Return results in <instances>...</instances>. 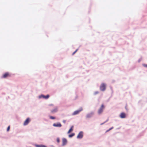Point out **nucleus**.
<instances>
[{"label": "nucleus", "mask_w": 147, "mask_h": 147, "mask_svg": "<svg viewBox=\"0 0 147 147\" xmlns=\"http://www.w3.org/2000/svg\"><path fill=\"white\" fill-rule=\"evenodd\" d=\"M63 123H65L66 122V121L65 120H63Z\"/></svg>", "instance_id": "obj_22"}, {"label": "nucleus", "mask_w": 147, "mask_h": 147, "mask_svg": "<svg viewBox=\"0 0 147 147\" xmlns=\"http://www.w3.org/2000/svg\"><path fill=\"white\" fill-rule=\"evenodd\" d=\"M35 146L36 147H47L46 146L44 145H36Z\"/></svg>", "instance_id": "obj_11"}, {"label": "nucleus", "mask_w": 147, "mask_h": 147, "mask_svg": "<svg viewBox=\"0 0 147 147\" xmlns=\"http://www.w3.org/2000/svg\"><path fill=\"white\" fill-rule=\"evenodd\" d=\"M9 76H10V75L9 74L8 72H7L5 73L3 75V78H5Z\"/></svg>", "instance_id": "obj_8"}, {"label": "nucleus", "mask_w": 147, "mask_h": 147, "mask_svg": "<svg viewBox=\"0 0 147 147\" xmlns=\"http://www.w3.org/2000/svg\"><path fill=\"white\" fill-rule=\"evenodd\" d=\"M98 92L96 91V92H95L94 93V95H96V94H98Z\"/></svg>", "instance_id": "obj_19"}, {"label": "nucleus", "mask_w": 147, "mask_h": 147, "mask_svg": "<svg viewBox=\"0 0 147 147\" xmlns=\"http://www.w3.org/2000/svg\"><path fill=\"white\" fill-rule=\"evenodd\" d=\"M74 135H75V134L74 133H73L69 135V137L71 138V137L73 136H74Z\"/></svg>", "instance_id": "obj_15"}, {"label": "nucleus", "mask_w": 147, "mask_h": 147, "mask_svg": "<svg viewBox=\"0 0 147 147\" xmlns=\"http://www.w3.org/2000/svg\"><path fill=\"white\" fill-rule=\"evenodd\" d=\"M57 111V108H55L54 109H53L51 111V112L52 113L55 112Z\"/></svg>", "instance_id": "obj_13"}, {"label": "nucleus", "mask_w": 147, "mask_h": 147, "mask_svg": "<svg viewBox=\"0 0 147 147\" xmlns=\"http://www.w3.org/2000/svg\"><path fill=\"white\" fill-rule=\"evenodd\" d=\"M41 97L45 99H47L49 97V96L48 94L46 96L41 95Z\"/></svg>", "instance_id": "obj_10"}, {"label": "nucleus", "mask_w": 147, "mask_h": 147, "mask_svg": "<svg viewBox=\"0 0 147 147\" xmlns=\"http://www.w3.org/2000/svg\"><path fill=\"white\" fill-rule=\"evenodd\" d=\"M53 126L60 127H61V125L60 123H54L53 125Z\"/></svg>", "instance_id": "obj_9"}, {"label": "nucleus", "mask_w": 147, "mask_h": 147, "mask_svg": "<svg viewBox=\"0 0 147 147\" xmlns=\"http://www.w3.org/2000/svg\"><path fill=\"white\" fill-rule=\"evenodd\" d=\"M113 128V127H111V128H110V129H109V130H111V129Z\"/></svg>", "instance_id": "obj_23"}, {"label": "nucleus", "mask_w": 147, "mask_h": 147, "mask_svg": "<svg viewBox=\"0 0 147 147\" xmlns=\"http://www.w3.org/2000/svg\"><path fill=\"white\" fill-rule=\"evenodd\" d=\"M82 108L81 109H80L79 110L76 111L73 113L72 115H75L77 114H78L80 111H82Z\"/></svg>", "instance_id": "obj_5"}, {"label": "nucleus", "mask_w": 147, "mask_h": 147, "mask_svg": "<svg viewBox=\"0 0 147 147\" xmlns=\"http://www.w3.org/2000/svg\"><path fill=\"white\" fill-rule=\"evenodd\" d=\"M143 65L144 67H147V64H144Z\"/></svg>", "instance_id": "obj_21"}, {"label": "nucleus", "mask_w": 147, "mask_h": 147, "mask_svg": "<svg viewBox=\"0 0 147 147\" xmlns=\"http://www.w3.org/2000/svg\"><path fill=\"white\" fill-rule=\"evenodd\" d=\"M105 106L103 104H102L100 107L98 111V113L99 114H101L105 108Z\"/></svg>", "instance_id": "obj_1"}, {"label": "nucleus", "mask_w": 147, "mask_h": 147, "mask_svg": "<svg viewBox=\"0 0 147 147\" xmlns=\"http://www.w3.org/2000/svg\"><path fill=\"white\" fill-rule=\"evenodd\" d=\"M50 105V106H52V105H52V104Z\"/></svg>", "instance_id": "obj_25"}, {"label": "nucleus", "mask_w": 147, "mask_h": 147, "mask_svg": "<svg viewBox=\"0 0 147 147\" xmlns=\"http://www.w3.org/2000/svg\"><path fill=\"white\" fill-rule=\"evenodd\" d=\"M106 85L105 83H102L100 86V90L102 91H104L106 88Z\"/></svg>", "instance_id": "obj_2"}, {"label": "nucleus", "mask_w": 147, "mask_h": 147, "mask_svg": "<svg viewBox=\"0 0 147 147\" xmlns=\"http://www.w3.org/2000/svg\"><path fill=\"white\" fill-rule=\"evenodd\" d=\"M120 117L121 118H124L126 117L125 114L123 112L121 113L120 115Z\"/></svg>", "instance_id": "obj_6"}, {"label": "nucleus", "mask_w": 147, "mask_h": 147, "mask_svg": "<svg viewBox=\"0 0 147 147\" xmlns=\"http://www.w3.org/2000/svg\"><path fill=\"white\" fill-rule=\"evenodd\" d=\"M110 131V130H109H109H108L107 131V132H108V131Z\"/></svg>", "instance_id": "obj_24"}, {"label": "nucleus", "mask_w": 147, "mask_h": 147, "mask_svg": "<svg viewBox=\"0 0 147 147\" xmlns=\"http://www.w3.org/2000/svg\"><path fill=\"white\" fill-rule=\"evenodd\" d=\"M78 49H77L73 53L72 55H74L78 51Z\"/></svg>", "instance_id": "obj_17"}, {"label": "nucleus", "mask_w": 147, "mask_h": 147, "mask_svg": "<svg viewBox=\"0 0 147 147\" xmlns=\"http://www.w3.org/2000/svg\"><path fill=\"white\" fill-rule=\"evenodd\" d=\"M10 129V126H9L8 127H7V131H9V129Z\"/></svg>", "instance_id": "obj_18"}, {"label": "nucleus", "mask_w": 147, "mask_h": 147, "mask_svg": "<svg viewBox=\"0 0 147 147\" xmlns=\"http://www.w3.org/2000/svg\"><path fill=\"white\" fill-rule=\"evenodd\" d=\"M49 117L50 119H55V117L52 116H50Z\"/></svg>", "instance_id": "obj_16"}, {"label": "nucleus", "mask_w": 147, "mask_h": 147, "mask_svg": "<svg viewBox=\"0 0 147 147\" xmlns=\"http://www.w3.org/2000/svg\"><path fill=\"white\" fill-rule=\"evenodd\" d=\"M57 141L58 143L59 142L60 140L59 138H58L57 139Z\"/></svg>", "instance_id": "obj_20"}, {"label": "nucleus", "mask_w": 147, "mask_h": 147, "mask_svg": "<svg viewBox=\"0 0 147 147\" xmlns=\"http://www.w3.org/2000/svg\"><path fill=\"white\" fill-rule=\"evenodd\" d=\"M83 136V133L82 132H80L77 136L78 138H82Z\"/></svg>", "instance_id": "obj_4"}, {"label": "nucleus", "mask_w": 147, "mask_h": 147, "mask_svg": "<svg viewBox=\"0 0 147 147\" xmlns=\"http://www.w3.org/2000/svg\"><path fill=\"white\" fill-rule=\"evenodd\" d=\"M67 140L64 138L62 139V145L64 146L67 143Z\"/></svg>", "instance_id": "obj_7"}, {"label": "nucleus", "mask_w": 147, "mask_h": 147, "mask_svg": "<svg viewBox=\"0 0 147 147\" xmlns=\"http://www.w3.org/2000/svg\"><path fill=\"white\" fill-rule=\"evenodd\" d=\"M74 127L73 126H72L70 128V129H69V131L68 132V133L69 134V133L71 132L73 130V128Z\"/></svg>", "instance_id": "obj_12"}, {"label": "nucleus", "mask_w": 147, "mask_h": 147, "mask_svg": "<svg viewBox=\"0 0 147 147\" xmlns=\"http://www.w3.org/2000/svg\"><path fill=\"white\" fill-rule=\"evenodd\" d=\"M30 121V119L29 118H27L26 120L24 121L23 125L24 126L27 125L29 123Z\"/></svg>", "instance_id": "obj_3"}, {"label": "nucleus", "mask_w": 147, "mask_h": 147, "mask_svg": "<svg viewBox=\"0 0 147 147\" xmlns=\"http://www.w3.org/2000/svg\"><path fill=\"white\" fill-rule=\"evenodd\" d=\"M92 115V113H90L88 114L86 116V117L87 118L91 117Z\"/></svg>", "instance_id": "obj_14"}]
</instances>
